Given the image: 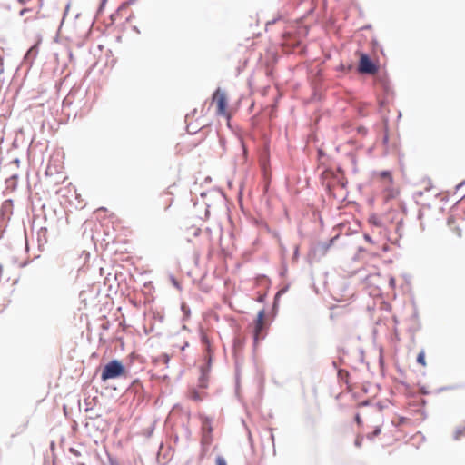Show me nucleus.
Wrapping results in <instances>:
<instances>
[{
    "instance_id": "1",
    "label": "nucleus",
    "mask_w": 465,
    "mask_h": 465,
    "mask_svg": "<svg viewBox=\"0 0 465 465\" xmlns=\"http://www.w3.org/2000/svg\"><path fill=\"white\" fill-rule=\"evenodd\" d=\"M212 104H215L216 115L223 117L229 122L232 116V112L229 106L226 92L221 88H217L213 94Z\"/></svg>"
},
{
    "instance_id": "2",
    "label": "nucleus",
    "mask_w": 465,
    "mask_h": 465,
    "mask_svg": "<svg viewBox=\"0 0 465 465\" xmlns=\"http://www.w3.org/2000/svg\"><path fill=\"white\" fill-rule=\"evenodd\" d=\"M374 177L384 187V198L386 201L393 199L399 194V190L393 186V177L391 172H376L374 173Z\"/></svg>"
},
{
    "instance_id": "3",
    "label": "nucleus",
    "mask_w": 465,
    "mask_h": 465,
    "mask_svg": "<svg viewBox=\"0 0 465 465\" xmlns=\"http://www.w3.org/2000/svg\"><path fill=\"white\" fill-rule=\"evenodd\" d=\"M124 376H126V370L123 363L120 361L113 360L104 367L101 373V380L106 381Z\"/></svg>"
},
{
    "instance_id": "4",
    "label": "nucleus",
    "mask_w": 465,
    "mask_h": 465,
    "mask_svg": "<svg viewBox=\"0 0 465 465\" xmlns=\"http://www.w3.org/2000/svg\"><path fill=\"white\" fill-rule=\"evenodd\" d=\"M358 70L361 74H374L377 73L378 68L367 54H361Z\"/></svg>"
},
{
    "instance_id": "5",
    "label": "nucleus",
    "mask_w": 465,
    "mask_h": 465,
    "mask_svg": "<svg viewBox=\"0 0 465 465\" xmlns=\"http://www.w3.org/2000/svg\"><path fill=\"white\" fill-rule=\"evenodd\" d=\"M201 420H202V432H203L202 443L203 445H210L213 440L212 420L208 417H201Z\"/></svg>"
},
{
    "instance_id": "6",
    "label": "nucleus",
    "mask_w": 465,
    "mask_h": 465,
    "mask_svg": "<svg viewBox=\"0 0 465 465\" xmlns=\"http://www.w3.org/2000/svg\"><path fill=\"white\" fill-rule=\"evenodd\" d=\"M265 312L264 311H260L257 315V319L255 322L254 328V340L257 341L260 338V334L262 333L264 326H265Z\"/></svg>"
},
{
    "instance_id": "7",
    "label": "nucleus",
    "mask_w": 465,
    "mask_h": 465,
    "mask_svg": "<svg viewBox=\"0 0 465 465\" xmlns=\"http://www.w3.org/2000/svg\"><path fill=\"white\" fill-rule=\"evenodd\" d=\"M447 224L453 232L457 238H460L462 236L461 228L456 223V218L453 215H450L447 219Z\"/></svg>"
},
{
    "instance_id": "8",
    "label": "nucleus",
    "mask_w": 465,
    "mask_h": 465,
    "mask_svg": "<svg viewBox=\"0 0 465 465\" xmlns=\"http://www.w3.org/2000/svg\"><path fill=\"white\" fill-rule=\"evenodd\" d=\"M201 341L205 347V356L208 358V361L210 362L213 354L211 341L209 340L208 336L205 333H202Z\"/></svg>"
},
{
    "instance_id": "9",
    "label": "nucleus",
    "mask_w": 465,
    "mask_h": 465,
    "mask_svg": "<svg viewBox=\"0 0 465 465\" xmlns=\"http://www.w3.org/2000/svg\"><path fill=\"white\" fill-rule=\"evenodd\" d=\"M189 398L194 401H201L203 399V395L196 390H192L189 393Z\"/></svg>"
},
{
    "instance_id": "10",
    "label": "nucleus",
    "mask_w": 465,
    "mask_h": 465,
    "mask_svg": "<svg viewBox=\"0 0 465 465\" xmlns=\"http://www.w3.org/2000/svg\"><path fill=\"white\" fill-rule=\"evenodd\" d=\"M417 362L420 364L421 366L425 367L427 365L425 361V352L424 351H421L418 356H417Z\"/></svg>"
},
{
    "instance_id": "11",
    "label": "nucleus",
    "mask_w": 465,
    "mask_h": 465,
    "mask_svg": "<svg viewBox=\"0 0 465 465\" xmlns=\"http://www.w3.org/2000/svg\"><path fill=\"white\" fill-rule=\"evenodd\" d=\"M362 442H363V437H362V436H361V435H358V436L356 437V439H355V442H354V443H355V446H356V447H358V448H360V447H361Z\"/></svg>"
},
{
    "instance_id": "12",
    "label": "nucleus",
    "mask_w": 465,
    "mask_h": 465,
    "mask_svg": "<svg viewBox=\"0 0 465 465\" xmlns=\"http://www.w3.org/2000/svg\"><path fill=\"white\" fill-rule=\"evenodd\" d=\"M215 463L216 465H227L225 459L222 456L216 458Z\"/></svg>"
},
{
    "instance_id": "13",
    "label": "nucleus",
    "mask_w": 465,
    "mask_h": 465,
    "mask_svg": "<svg viewBox=\"0 0 465 465\" xmlns=\"http://www.w3.org/2000/svg\"><path fill=\"white\" fill-rule=\"evenodd\" d=\"M380 433H381V428L377 427L371 434L368 435V438L372 439V438L378 436Z\"/></svg>"
},
{
    "instance_id": "14",
    "label": "nucleus",
    "mask_w": 465,
    "mask_h": 465,
    "mask_svg": "<svg viewBox=\"0 0 465 465\" xmlns=\"http://www.w3.org/2000/svg\"><path fill=\"white\" fill-rule=\"evenodd\" d=\"M356 130H357L358 134H361L362 136H364L367 133V130L362 126L357 127Z\"/></svg>"
},
{
    "instance_id": "15",
    "label": "nucleus",
    "mask_w": 465,
    "mask_h": 465,
    "mask_svg": "<svg viewBox=\"0 0 465 465\" xmlns=\"http://www.w3.org/2000/svg\"><path fill=\"white\" fill-rule=\"evenodd\" d=\"M160 360H161L163 363L167 364V363H168V361H169V357H168V355H166V354H163V355L160 357Z\"/></svg>"
},
{
    "instance_id": "16",
    "label": "nucleus",
    "mask_w": 465,
    "mask_h": 465,
    "mask_svg": "<svg viewBox=\"0 0 465 465\" xmlns=\"http://www.w3.org/2000/svg\"><path fill=\"white\" fill-rule=\"evenodd\" d=\"M462 435H465V429L460 431H457L455 439L460 440Z\"/></svg>"
},
{
    "instance_id": "17",
    "label": "nucleus",
    "mask_w": 465,
    "mask_h": 465,
    "mask_svg": "<svg viewBox=\"0 0 465 465\" xmlns=\"http://www.w3.org/2000/svg\"><path fill=\"white\" fill-rule=\"evenodd\" d=\"M128 5V3H123L118 8V12H122L124 9L127 8Z\"/></svg>"
},
{
    "instance_id": "18",
    "label": "nucleus",
    "mask_w": 465,
    "mask_h": 465,
    "mask_svg": "<svg viewBox=\"0 0 465 465\" xmlns=\"http://www.w3.org/2000/svg\"><path fill=\"white\" fill-rule=\"evenodd\" d=\"M355 420H356L357 423H359V424H360V423H361V417H360V415H359V414H358V415H356Z\"/></svg>"
},
{
    "instance_id": "19",
    "label": "nucleus",
    "mask_w": 465,
    "mask_h": 465,
    "mask_svg": "<svg viewBox=\"0 0 465 465\" xmlns=\"http://www.w3.org/2000/svg\"><path fill=\"white\" fill-rule=\"evenodd\" d=\"M364 238L367 242H371V239L369 235H365Z\"/></svg>"
},
{
    "instance_id": "20",
    "label": "nucleus",
    "mask_w": 465,
    "mask_h": 465,
    "mask_svg": "<svg viewBox=\"0 0 465 465\" xmlns=\"http://www.w3.org/2000/svg\"><path fill=\"white\" fill-rule=\"evenodd\" d=\"M343 373H345V375H348V372L346 371H339V374L341 376Z\"/></svg>"
},
{
    "instance_id": "21",
    "label": "nucleus",
    "mask_w": 465,
    "mask_h": 465,
    "mask_svg": "<svg viewBox=\"0 0 465 465\" xmlns=\"http://www.w3.org/2000/svg\"><path fill=\"white\" fill-rule=\"evenodd\" d=\"M201 386L203 387V388L206 387V384H205V382L203 381H201Z\"/></svg>"
}]
</instances>
